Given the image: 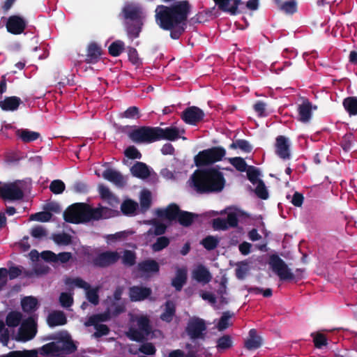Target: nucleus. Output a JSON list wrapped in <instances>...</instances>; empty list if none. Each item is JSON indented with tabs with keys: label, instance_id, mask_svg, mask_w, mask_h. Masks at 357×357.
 Masks as SVG:
<instances>
[{
	"label": "nucleus",
	"instance_id": "6ab92c4d",
	"mask_svg": "<svg viewBox=\"0 0 357 357\" xmlns=\"http://www.w3.org/2000/svg\"><path fill=\"white\" fill-rule=\"evenodd\" d=\"M130 172L133 176L141 179L147 178L151 174L149 167L142 162H136L130 168Z\"/></svg>",
	"mask_w": 357,
	"mask_h": 357
},
{
	"label": "nucleus",
	"instance_id": "e433bc0d",
	"mask_svg": "<svg viewBox=\"0 0 357 357\" xmlns=\"http://www.w3.org/2000/svg\"><path fill=\"white\" fill-rule=\"evenodd\" d=\"M176 312V307L172 301H167L165 303V308L160 315V319L166 322H170L173 319Z\"/></svg>",
	"mask_w": 357,
	"mask_h": 357
},
{
	"label": "nucleus",
	"instance_id": "ddd939ff",
	"mask_svg": "<svg viewBox=\"0 0 357 357\" xmlns=\"http://www.w3.org/2000/svg\"><path fill=\"white\" fill-rule=\"evenodd\" d=\"M6 26L9 33L18 35L24 32L26 27V22L21 16L11 15L8 17Z\"/></svg>",
	"mask_w": 357,
	"mask_h": 357
},
{
	"label": "nucleus",
	"instance_id": "423d86ee",
	"mask_svg": "<svg viewBox=\"0 0 357 357\" xmlns=\"http://www.w3.org/2000/svg\"><path fill=\"white\" fill-rule=\"evenodd\" d=\"M137 324L138 328H130L127 335L131 340L143 342L151 333L150 321L148 317L142 316L137 319Z\"/></svg>",
	"mask_w": 357,
	"mask_h": 357
},
{
	"label": "nucleus",
	"instance_id": "7c9ffc66",
	"mask_svg": "<svg viewBox=\"0 0 357 357\" xmlns=\"http://www.w3.org/2000/svg\"><path fill=\"white\" fill-rule=\"evenodd\" d=\"M197 217L196 213L181 210L176 221L183 227H189Z\"/></svg>",
	"mask_w": 357,
	"mask_h": 357
},
{
	"label": "nucleus",
	"instance_id": "4be33fe9",
	"mask_svg": "<svg viewBox=\"0 0 357 357\" xmlns=\"http://www.w3.org/2000/svg\"><path fill=\"white\" fill-rule=\"evenodd\" d=\"M15 135L24 143H30L40 137V134L38 132L32 131L26 128L17 130Z\"/></svg>",
	"mask_w": 357,
	"mask_h": 357
},
{
	"label": "nucleus",
	"instance_id": "c9c22d12",
	"mask_svg": "<svg viewBox=\"0 0 357 357\" xmlns=\"http://www.w3.org/2000/svg\"><path fill=\"white\" fill-rule=\"evenodd\" d=\"M123 13L125 19L131 22L141 20L139 9L131 5H127L123 8Z\"/></svg>",
	"mask_w": 357,
	"mask_h": 357
},
{
	"label": "nucleus",
	"instance_id": "6e6d98bb",
	"mask_svg": "<svg viewBox=\"0 0 357 357\" xmlns=\"http://www.w3.org/2000/svg\"><path fill=\"white\" fill-rule=\"evenodd\" d=\"M65 183L61 180H54L50 185V190L56 195L61 194L65 190Z\"/></svg>",
	"mask_w": 357,
	"mask_h": 357
},
{
	"label": "nucleus",
	"instance_id": "2eb2a0df",
	"mask_svg": "<svg viewBox=\"0 0 357 357\" xmlns=\"http://www.w3.org/2000/svg\"><path fill=\"white\" fill-rule=\"evenodd\" d=\"M181 209L174 203L169 204L165 208H159L156 211L157 215L169 222L176 221Z\"/></svg>",
	"mask_w": 357,
	"mask_h": 357
},
{
	"label": "nucleus",
	"instance_id": "dca6fc26",
	"mask_svg": "<svg viewBox=\"0 0 357 357\" xmlns=\"http://www.w3.org/2000/svg\"><path fill=\"white\" fill-rule=\"evenodd\" d=\"M102 55L101 47L95 42L89 44L84 61L86 63H96Z\"/></svg>",
	"mask_w": 357,
	"mask_h": 357
},
{
	"label": "nucleus",
	"instance_id": "f8f14e48",
	"mask_svg": "<svg viewBox=\"0 0 357 357\" xmlns=\"http://www.w3.org/2000/svg\"><path fill=\"white\" fill-rule=\"evenodd\" d=\"M204 116V112L195 106L187 107L181 114L183 121L190 125H196L203 119Z\"/></svg>",
	"mask_w": 357,
	"mask_h": 357
},
{
	"label": "nucleus",
	"instance_id": "9b49d317",
	"mask_svg": "<svg viewBox=\"0 0 357 357\" xmlns=\"http://www.w3.org/2000/svg\"><path fill=\"white\" fill-rule=\"evenodd\" d=\"M36 333L37 324L34 319L29 317L22 324L19 329V340L23 342L29 341L35 337Z\"/></svg>",
	"mask_w": 357,
	"mask_h": 357
},
{
	"label": "nucleus",
	"instance_id": "6e6552de",
	"mask_svg": "<svg viewBox=\"0 0 357 357\" xmlns=\"http://www.w3.org/2000/svg\"><path fill=\"white\" fill-rule=\"evenodd\" d=\"M23 197V190L15 182L4 183L0 187V197L3 200H20Z\"/></svg>",
	"mask_w": 357,
	"mask_h": 357
},
{
	"label": "nucleus",
	"instance_id": "338daca9",
	"mask_svg": "<svg viewBox=\"0 0 357 357\" xmlns=\"http://www.w3.org/2000/svg\"><path fill=\"white\" fill-rule=\"evenodd\" d=\"M125 155L129 159H140L142 154L139 150L134 146H128L124 151Z\"/></svg>",
	"mask_w": 357,
	"mask_h": 357
},
{
	"label": "nucleus",
	"instance_id": "20e7f679",
	"mask_svg": "<svg viewBox=\"0 0 357 357\" xmlns=\"http://www.w3.org/2000/svg\"><path fill=\"white\" fill-rule=\"evenodd\" d=\"M223 159V147L213 146L199 151L194 157L196 167L201 168L213 165Z\"/></svg>",
	"mask_w": 357,
	"mask_h": 357
},
{
	"label": "nucleus",
	"instance_id": "774afa93",
	"mask_svg": "<svg viewBox=\"0 0 357 357\" xmlns=\"http://www.w3.org/2000/svg\"><path fill=\"white\" fill-rule=\"evenodd\" d=\"M139 351L146 355H154L156 352V349L152 343L145 342L140 345Z\"/></svg>",
	"mask_w": 357,
	"mask_h": 357
},
{
	"label": "nucleus",
	"instance_id": "a19ab883",
	"mask_svg": "<svg viewBox=\"0 0 357 357\" xmlns=\"http://www.w3.org/2000/svg\"><path fill=\"white\" fill-rule=\"evenodd\" d=\"M141 113L139 107L131 106L127 108L123 112L119 114L120 118L128 119H139L141 117Z\"/></svg>",
	"mask_w": 357,
	"mask_h": 357
},
{
	"label": "nucleus",
	"instance_id": "4c0bfd02",
	"mask_svg": "<svg viewBox=\"0 0 357 357\" xmlns=\"http://www.w3.org/2000/svg\"><path fill=\"white\" fill-rule=\"evenodd\" d=\"M138 208V204L132 199H126L121 205V211L126 215H134Z\"/></svg>",
	"mask_w": 357,
	"mask_h": 357
},
{
	"label": "nucleus",
	"instance_id": "5701e85b",
	"mask_svg": "<svg viewBox=\"0 0 357 357\" xmlns=\"http://www.w3.org/2000/svg\"><path fill=\"white\" fill-rule=\"evenodd\" d=\"M187 281V270L185 268H178L176 276L172 280V285L178 291H180Z\"/></svg>",
	"mask_w": 357,
	"mask_h": 357
},
{
	"label": "nucleus",
	"instance_id": "f257e3e1",
	"mask_svg": "<svg viewBox=\"0 0 357 357\" xmlns=\"http://www.w3.org/2000/svg\"><path fill=\"white\" fill-rule=\"evenodd\" d=\"M162 1L173 3L157 6L155 10V22L162 30L169 31L172 39L178 40L185 32L192 6L188 0Z\"/></svg>",
	"mask_w": 357,
	"mask_h": 357
},
{
	"label": "nucleus",
	"instance_id": "a18cd8bd",
	"mask_svg": "<svg viewBox=\"0 0 357 357\" xmlns=\"http://www.w3.org/2000/svg\"><path fill=\"white\" fill-rule=\"evenodd\" d=\"M52 239L58 245H68L72 243L71 236L66 233L53 234Z\"/></svg>",
	"mask_w": 357,
	"mask_h": 357
},
{
	"label": "nucleus",
	"instance_id": "f03ea898",
	"mask_svg": "<svg viewBox=\"0 0 357 357\" xmlns=\"http://www.w3.org/2000/svg\"><path fill=\"white\" fill-rule=\"evenodd\" d=\"M119 213L116 210L100 206L93 208L86 203H75L69 206L63 212L66 222L73 224H84L91 221L107 219Z\"/></svg>",
	"mask_w": 357,
	"mask_h": 357
},
{
	"label": "nucleus",
	"instance_id": "1a4fd4ad",
	"mask_svg": "<svg viewBox=\"0 0 357 357\" xmlns=\"http://www.w3.org/2000/svg\"><path fill=\"white\" fill-rule=\"evenodd\" d=\"M206 330L204 321L199 318L190 319L186 327V333L192 340L204 338V332Z\"/></svg>",
	"mask_w": 357,
	"mask_h": 357
},
{
	"label": "nucleus",
	"instance_id": "0e129e2a",
	"mask_svg": "<svg viewBox=\"0 0 357 357\" xmlns=\"http://www.w3.org/2000/svg\"><path fill=\"white\" fill-rule=\"evenodd\" d=\"M61 351H63L66 354H73L77 350V346L71 339H68L63 342L60 345Z\"/></svg>",
	"mask_w": 357,
	"mask_h": 357
},
{
	"label": "nucleus",
	"instance_id": "0eeeda50",
	"mask_svg": "<svg viewBox=\"0 0 357 357\" xmlns=\"http://www.w3.org/2000/svg\"><path fill=\"white\" fill-rule=\"evenodd\" d=\"M269 265L272 271L278 275L280 280H286L294 279V273L286 263L278 256L272 255L270 257Z\"/></svg>",
	"mask_w": 357,
	"mask_h": 357
},
{
	"label": "nucleus",
	"instance_id": "4d7b16f0",
	"mask_svg": "<svg viewBox=\"0 0 357 357\" xmlns=\"http://www.w3.org/2000/svg\"><path fill=\"white\" fill-rule=\"evenodd\" d=\"M255 185H256L255 192L257 196L261 199H266L268 197V192L264 182L262 181H258Z\"/></svg>",
	"mask_w": 357,
	"mask_h": 357
},
{
	"label": "nucleus",
	"instance_id": "393cba45",
	"mask_svg": "<svg viewBox=\"0 0 357 357\" xmlns=\"http://www.w3.org/2000/svg\"><path fill=\"white\" fill-rule=\"evenodd\" d=\"M225 213L227 214V219L225 220V229L227 228V225L231 227H236L238 218L245 215L243 212L236 208L225 211Z\"/></svg>",
	"mask_w": 357,
	"mask_h": 357
},
{
	"label": "nucleus",
	"instance_id": "c03bdc74",
	"mask_svg": "<svg viewBox=\"0 0 357 357\" xmlns=\"http://www.w3.org/2000/svg\"><path fill=\"white\" fill-rule=\"evenodd\" d=\"M170 243V240L167 236H160L157 238L155 242L151 245L154 252H160L166 248Z\"/></svg>",
	"mask_w": 357,
	"mask_h": 357
},
{
	"label": "nucleus",
	"instance_id": "473e14b6",
	"mask_svg": "<svg viewBox=\"0 0 357 357\" xmlns=\"http://www.w3.org/2000/svg\"><path fill=\"white\" fill-rule=\"evenodd\" d=\"M142 23L141 20L127 22L126 31L127 34L130 38H136L139 37V33L142 30Z\"/></svg>",
	"mask_w": 357,
	"mask_h": 357
},
{
	"label": "nucleus",
	"instance_id": "de8ad7c7",
	"mask_svg": "<svg viewBox=\"0 0 357 357\" xmlns=\"http://www.w3.org/2000/svg\"><path fill=\"white\" fill-rule=\"evenodd\" d=\"M167 231V226L158 221L153 222V228H151L148 231V234L154 236H160L164 234Z\"/></svg>",
	"mask_w": 357,
	"mask_h": 357
},
{
	"label": "nucleus",
	"instance_id": "e2e57ef3",
	"mask_svg": "<svg viewBox=\"0 0 357 357\" xmlns=\"http://www.w3.org/2000/svg\"><path fill=\"white\" fill-rule=\"evenodd\" d=\"M241 3V0H225V12H229L232 15L236 14L238 6Z\"/></svg>",
	"mask_w": 357,
	"mask_h": 357
},
{
	"label": "nucleus",
	"instance_id": "9d476101",
	"mask_svg": "<svg viewBox=\"0 0 357 357\" xmlns=\"http://www.w3.org/2000/svg\"><path fill=\"white\" fill-rule=\"evenodd\" d=\"M121 256L117 251H105L98 255L93 260L95 266L105 268L116 263Z\"/></svg>",
	"mask_w": 357,
	"mask_h": 357
},
{
	"label": "nucleus",
	"instance_id": "a878e982",
	"mask_svg": "<svg viewBox=\"0 0 357 357\" xmlns=\"http://www.w3.org/2000/svg\"><path fill=\"white\" fill-rule=\"evenodd\" d=\"M262 339L257 335L255 329H251L249 331V335L245 340V347L248 350L256 349L261 345Z\"/></svg>",
	"mask_w": 357,
	"mask_h": 357
},
{
	"label": "nucleus",
	"instance_id": "72a5a7b5",
	"mask_svg": "<svg viewBox=\"0 0 357 357\" xmlns=\"http://www.w3.org/2000/svg\"><path fill=\"white\" fill-rule=\"evenodd\" d=\"M38 301L33 296H26L22 299L21 305L24 312L30 313L37 310Z\"/></svg>",
	"mask_w": 357,
	"mask_h": 357
},
{
	"label": "nucleus",
	"instance_id": "cd10ccee",
	"mask_svg": "<svg viewBox=\"0 0 357 357\" xmlns=\"http://www.w3.org/2000/svg\"><path fill=\"white\" fill-rule=\"evenodd\" d=\"M138 269L143 273H158L160 270L158 263L154 259L144 260L138 264Z\"/></svg>",
	"mask_w": 357,
	"mask_h": 357
},
{
	"label": "nucleus",
	"instance_id": "b1692460",
	"mask_svg": "<svg viewBox=\"0 0 357 357\" xmlns=\"http://www.w3.org/2000/svg\"><path fill=\"white\" fill-rule=\"evenodd\" d=\"M21 103L22 100L19 97L9 96L0 101V107L3 111H15L18 109Z\"/></svg>",
	"mask_w": 357,
	"mask_h": 357
},
{
	"label": "nucleus",
	"instance_id": "49530a36",
	"mask_svg": "<svg viewBox=\"0 0 357 357\" xmlns=\"http://www.w3.org/2000/svg\"><path fill=\"white\" fill-rule=\"evenodd\" d=\"M219 240L213 236H207L201 241V244L207 250H214L218 245Z\"/></svg>",
	"mask_w": 357,
	"mask_h": 357
},
{
	"label": "nucleus",
	"instance_id": "2f4dec72",
	"mask_svg": "<svg viewBox=\"0 0 357 357\" xmlns=\"http://www.w3.org/2000/svg\"><path fill=\"white\" fill-rule=\"evenodd\" d=\"M312 105L308 101H304L298 107L299 120L302 122H308L311 118Z\"/></svg>",
	"mask_w": 357,
	"mask_h": 357
},
{
	"label": "nucleus",
	"instance_id": "79ce46f5",
	"mask_svg": "<svg viewBox=\"0 0 357 357\" xmlns=\"http://www.w3.org/2000/svg\"><path fill=\"white\" fill-rule=\"evenodd\" d=\"M98 191L100 195L101 198L106 199L109 200V203L111 204V206H114V204H117L119 203V201L117 199H116L112 192H110L109 189L101 184L98 186Z\"/></svg>",
	"mask_w": 357,
	"mask_h": 357
},
{
	"label": "nucleus",
	"instance_id": "13d9d810",
	"mask_svg": "<svg viewBox=\"0 0 357 357\" xmlns=\"http://www.w3.org/2000/svg\"><path fill=\"white\" fill-rule=\"evenodd\" d=\"M52 216V213L48 211H41L31 214L30 220L45 222H48L51 219Z\"/></svg>",
	"mask_w": 357,
	"mask_h": 357
},
{
	"label": "nucleus",
	"instance_id": "052dcab7",
	"mask_svg": "<svg viewBox=\"0 0 357 357\" xmlns=\"http://www.w3.org/2000/svg\"><path fill=\"white\" fill-rule=\"evenodd\" d=\"M65 282L66 284H73L76 287L83 289L84 290H86L90 288V284L80 278H76L74 279L67 278Z\"/></svg>",
	"mask_w": 357,
	"mask_h": 357
},
{
	"label": "nucleus",
	"instance_id": "bf43d9fd",
	"mask_svg": "<svg viewBox=\"0 0 357 357\" xmlns=\"http://www.w3.org/2000/svg\"><path fill=\"white\" fill-rule=\"evenodd\" d=\"M246 172L248 179L253 185H255L256 183H258V181H261L258 178L259 176V170H257L254 167L248 166V168L246 169Z\"/></svg>",
	"mask_w": 357,
	"mask_h": 357
},
{
	"label": "nucleus",
	"instance_id": "412c9836",
	"mask_svg": "<svg viewBox=\"0 0 357 357\" xmlns=\"http://www.w3.org/2000/svg\"><path fill=\"white\" fill-rule=\"evenodd\" d=\"M276 152L280 157L283 159L288 158L290 155L289 144L288 139L283 137L280 136L276 139Z\"/></svg>",
	"mask_w": 357,
	"mask_h": 357
},
{
	"label": "nucleus",
	"instance_id": "09e8293b",
	"mask_svg": "<svg viewBox=\"0 0 357 357\" xmlns=\"http://www.w3.org/2000/svg\"><path fill=\"white\" fill-rule=\"evenodd\" d=\"M122 263L127 266H132L136 263V255L135 252L126 250L122 257Z\"/></svg>",
	"mask_w": 357,
	"mask_h": 357
},
{
	"label": "nucleus",
	"instance_id": "ea45409f",
	"mask_svg": "<svg viewBox=\"0 0 357 357\" xmlns=\"http://www.w3.org/2000/svg\"><path fill=\"white\" fill-rule=\"evenodd\" d=\"M125 50V43L120 40H116L110 44L108 47V52L112 56H119Z\"/></svg>",
	"mask_w": 357,
	"mask_h": 357
},
{
	"label": "nucleus",
	"instance_id": "603ef678",
	"mask_svg": "<svg viewBox=\"0 0 357 357\" xmlns=\"http://www.w3.org/2000/svg\"><path fill=\"white\" fill-rule=\"evenodd\" d=\"M92 326H93L96 330L93 336L97 339L102 336L107 335L110 332L109 328L103 324H96L92 325Z\"/></svg>",
	"mask_w": 357,
	"mask_h": 357
},
{
	"label": "nucleus",
	"instance_id": "f704fd0d",
	"mask_svg": "<svg viewBox=\"0 0 357 357\" xmlns=\"http://www.w3.org/2000/svg\"><path fill=\"white\" fill-rule=\"evenodd\" d=\"M151 206V193L149 190H144L141 192L139 197V211L146 213Z\"/></svg>",
	"mask_w": 357,
	"mask_h": 357
},
{
	"label": "nucleus",
	"instance_id": "69168bd1",
	"mask_svg": "<svg viewBox=\"0 0 357 357\" xmlns=\"http://www.w3.org/2000/svg\"><path fill=\"white\" fill-rule=\"evenodd\" d=\"M59 303L63 307H69L73 303V298L71 294L62 292L59 296Z\"/></svg>",
	"mask_w": 357,
	"mask_h": 357
},
{
	"label": "nucleus",
	"instance_id": "c85d7f7f",
	"mask_svg": "<svg viewBox=\"0 0 357 357\" xmlns=\"http://www.w3.org/2000/svg\"><path fill=\"white\" fill-rule=\"evenodd\" d=\"M112 317V315L106 308L105 311L102 313L96 314L90 316L87 321L85 322V326H91L96 324H101L102 322L109 320Z\"/></svg>",
	"mask_w": 357,
	"mask_h": 357
},
{
	"label": "nucleus",
	"instance_id": "37998d69",
	"mask_svg": "<svg viewBox=\"0 0 357 357\" xmlns=\"http://www.w3.org/2000/svg\"><path fill=\"white\" fill-rule=\"evenodd\" d=\"M343 105L350 115L357 114V98L349 97L344 99Z\"/></svg>",
	"mask_w": 357,
	"mask_h": 357
},
{
	"label": "nucleus",
	"instance_id": "7ed1b4c3",
	"mask_svg": "<svg viewBox=\"0 0 357 357\" xmlns=\"http://www.w3.org/2000/svg\"><path fill=\"white\" fill-rule=\"evenodd\" d=\"M189 185L198 194L220 192L223 189V174L214 167L198 169L190 176Z\"/></svg>",
	"mask_w": 357,
	"mask_h": 357
},
{
	"label": "nucleus",
	"instance_id": "5fc2aeb1",
	"mask_svg": "<svg viewBox=\"0 0 357 357\" xmlns=\"http://www.w3.org/2000/svg\"><path fill=\"white\" fill-rule=\"evenodd\" d=\"M87 300L94 305L99 303L98 288L91 289V287L86 290Z\"/></svg>",
	"mask_w": 357,
	"mask_h": 357
},
{
	"label": "nucleus",
	"instance_id": "a211bd4d",
	"mask_svg": "<svg viewBox=\"0 0 357 357\" xmlns=\"http://www.w3.org/2000/svg\"><path fill=\"white\" fill-rule=\"evenodd\" d=\"M47 322L50 327L63 326L67 323V318L63 312L56 310L49 314Z\"/></svg>",
	"mask_w": 357,
	"mask_h": 357
},
{
	"label": "nucleus",
	"instance_id": "680f3d73",
	"mask_svg": "<svg viewBox=\"0 0 357 357\" xmlns=\"http://www.w3.org/2000/svg\"><path fill=\"white\" fill-rule=\"evenodd\" d=\"M228 160L239 172H244L248 168L247 164L241 158H230Z\"/></svg>",
	"mask_w": 357,
	"mask_h": 357
},
{
	"label": "nucleus",
	"instance_id": "c756f323",
	"mask_svg": "<svg viewBox=\"0 0 357 357\" xmlns=\"http://www.w3.org/2000/svg\"><path fill=\"white\" fill-rule=\"evenodd\" d=\"M107 306L106 308L111 313L112 317H117L126 311V307L123 303L112 301L111 297L107 298Z\"/></svg>",
	"mask_w": 357,
	"mask_h": 357
},
{
	"label": "nucleus",
	"instance_id": "aec40b11",
	"mask_svg": "<svg viewBox=\"0 0 357 357\" xmlns=\"http://www.w3.org/2000/svg\"><path fill=\"white\" fill-rule=\"evenodd\" d=\"M159 129V139L160 140L175 141L179 138V130L176 127H167Z\"/></svg>",
	"mask_w": 357,
	"mask_h": 357
},
{
	"label": "nucleus",
	"instance_id": "bb28decb",
	"mask_svg": "<svg viewBox=\"0 0 357 357\" xmlns=\"http://www.w3.org/2000/svg\"><path fill=\"white\" fill-rule=\"evenodd\" d=\"M192 277L199 282L206 284L211 280V275L208 269L202 266L199 265L192 272Z\"/></svg>",
	"mask_w": 357,
	"mask_h": 357
},
{
	"label": "nucleus",
	"instance_id": "39448f33",
	"mask_svg": "<svg viewBox=\"0 0 357 357\" xmlns=\"http://www.w3.org/2000/svg\"><path fill=\"white\" fill-rule=\"evenodd\" d=\"M128 137L137 144H151L160 141L158 127L141 126L131 131Z\"/></svg>",
	"mask_w": 357,
	"mask_h": 357
},
{
	"label": "nucleus",
	"instance_id": "4468645a",
	"mask_svg": "<svg viewBox=\"0 0 357 357\" xmlns=\"http://www.w3.org/2000/svg\"><path fill=\"white\" fill-rule=\"evenodd\" d=\"M152 294L149 287L135 285L129 288V298L132 302L144 301Z\"/></svg>",
	"mask_w": 357,
	"mask_h": 357
},
{
	"label": "nucleus",
	"instance_id": "864d4df0",
	"mask_svg": "<svg viewBox=\"0 0 357 357\" xmlns=\"http://www.w3.org/2000/svg\"><path fill=\"white\" fill-rule=\"evenodd\" d=\"M42 350L47 355L58 354L61 352L60 344L54 342L47 343L43 346Z\"/></svg>",
	"mask_w": 357,
	"mask_h": 357
},
{
	"label": "nucleus",
	"instance_id": "58836bf2",
	"mask_svg": "<svg viewBox=\"0 0 357 357\" xmlns=\"http://www.w3.org/2000/svg\"><path fill=\"white\" fill-rule=\"evenodd\" d=\"M22 315L20 312L12 311L6 317V324L8 327L17 326L22 320Z\"/></svg>",
	"mask_w": 357,
	"mask_h": 357
},
{
	"label": "nucleus",
	"instance_id": "8fccbe9b",
	"mask_svg": "<svg viewBox=\"0 0 357 357\" xmlns=\"http://www.w3.org/2000/svg\"><path fill=\"white\" fill-rule=\"evenodd\" d=\"M215 6L206 11V15L212 18L217 17L223 11V0H213Z\"/></svg>",
	"mask_w": 357,
	"mask_h": 357
},
{
	"label": "nucleus",
	"instance_id": "3c124183",
	"mask_svg": "<svg viewBox=\"0 0 357 357\" xmlns=\"http://www.w3.org/2000/svg\"><path fill=\"white\" fill-rule=\"evenodd\" d=\"M250 266L247 261H241L236 264V275L238 279H243L248 273Z\"/></svg>",
	"mask_w": 357,
	"mask_h": 357
},
{
	"label": "nucleus",
	"instance_id": "f3484780",
	"mask_svg": "<svg viewBox=\"0 0 357 357\" xmlns=\"http://www.w3.org/2000/svg\"><path fill=\"white\" fill-rule=\"evenodd\" d=\"M102 177L119 187H123L126 183L123 175L112 168L106 169L102 173Z\"/></svg>",
	"mask_w": 357,
	"mask_h": 357
}]
</instances>
